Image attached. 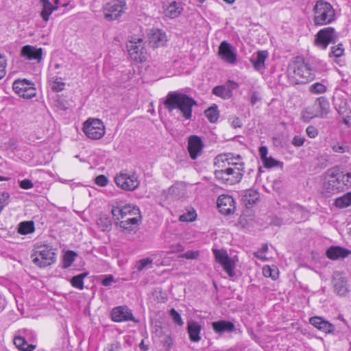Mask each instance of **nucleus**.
<instances>
[{
	"label": "nucleus",
	"instance_id": "58",
	"mask_svg": "<svg viewBox=\"0 0 351 351\" xmlns=\"http://www.w3.org/2000/svg\"><path fill=\"white\" fill-rule=\"evenodd\" d=\"M341 118L345 125H346L348 127L351 126V111L343 114Z\"/></svg>",
	"mask_w": 351,
	"mask_h": 351
},
{
	"label": "nucleus",
	"instance_id": "61",
	"mask_svg": "<svg viewBox=\"0 0 351 351\" xmlns=\"http://www.w3.org/2000/svg\"><path fill=\"white\" fill-rule=\"evenodd\" d=\"M259 100H260V98L258 97L257 93H256V92L253 93V94L250 98L251 104L254 106Z\"/></svg>",
	"mask_w": 351,
	"mask_h": 351
},
{
	"label": "nucleus",
	"instance_id": "13",
	"mask_svg": "<svg viewBox=\"0 0 351 351\" xmlns=\"http://www.w3.org/2000/svg\"><path fill=\"white\" fill-rule=\"evenodd\" d=\"M12 88L16 93L23 98L29 99L36 95L34 84L25 79L15 80Z\"/></svg>",
	"mask_w": 351,
	"mask_h": 351
},
{
	"label": "nucleus",
	"instance_id": "45",
	"mask_svg": "<svg viewBox=\"0 0 351 351\" xmlns=\"http://www.w3.org/2000/svg\"><path fill=\"white\" fill-rule=\"evenodd\" d=\"M111 213L117 224H119V222L123 219V211L121 210V206H114L112 208Z\"/></svg>",
	"mask_w": 351,
	"mask_h": 351
},
{
	"label": "nucleus",
	"instance_id": "64",
	"mask_svg": "<svg viewBox=\"0 0 351 351\" xmlns=\"http://www.w3.org/2000/svg\"><path fill=\"white\" fill-rule=\"evenodd\" d=\"M268 250V245L267 244H264L262 247L258 250L259 252L261 253H265L266 252H267Z\"/></svg>",
	"mask_w": 351,
	"mask_h": 351
},
{
	"label": "nucleus",
	"instance_id": "23",
	"mask_svg": "<svg viewBox=\"0 0 351 351\" xmlns=\"http://www.w3.org/2000/svg\"><path fill=\"white\" fill-rule=\"evenodd\" d=\"M309 323L325 333H332L335 330L334 325L321 317H311Z\"/></svg>",
	"mask_w": 351,
	"mask_h": 351
},
{
	"label": "nucleus",
	"instance_id": "32",
	"mask_svg": "<svg viewBox=\"0 0 351 351\" xmlns=\"http://www.w3.org/2000/svg\"><path fill=\"white\" fill-rule=\"evenodd\" d=\"M139 218V215L138 217L128 216L120 221L118 225L123 229L131 230L132 226L138 223Z\"/></svg>",
	"mask_w": 351,
	"mask_h": 351
},
{
	"label": "nucleus",
	"instance_id": "63",
	"mask_svg": "<svg viewBox=\"0 0 351 351\" xmlns=\"http://www.w3.org/2000/svg\"><path fill=\"white\" fill-rule=\"evenodd\" d=\"M261 254V252L257 251L254 253V256L261 261H266L267 258L265 257V256H263Z\"/></svg>",
	"mask_w": 351,
	"mask_h": 351
},
{
	"label": "nucleus",
	"instance_id": "10",
	"mask_svg": "<svg viewBox=\"0 0 351 351\" xmlns=\"http://www.w3.org/2000/svg\"><path fill=\"white\" fill-rule=\"evenodd\" d=\"M338 38L339 36L333 27H325L317 33L315 45L322 49H326L329 44L336 43Z\"/></svg>",
	"mask_w": 351,
	"mask_h": 351
},
{
	"label": "nucleus",
	"instance_id": "25",
	"mask_svg": "<svg viewBox=\"0 0 351 351\" xmlns=\"http://www.w3.org/2000/svg\"><path fill=\"white\" fill-rule=\"evenodd\" d=\"M351 252L344 247L339 246H332L329 247L326 252L327 257L331 260L344 258L347 257Z\"/></svg>",
	"mask_w": 351,
	"mask_h": 351
},
{
	"label": "nucleus",
	"instance_id": "3",
	"mask_svg": "<svg viewBox=\"0 0 351 351\" xmlns=\"http://www.w3.org/2000/svg\"><path fill=\"white\" fill-rule=\"evenodd\" d=\"M195 105L197 102L194 99L178 91L169 92L164 101V106L169 112L178 109L186 119L191 118L192 108Z\"/></svg>",
	"mask_w": 351,
	"mask_h": 351
},
{
	"label": "nucleus",
	"instance_id": "46",
	"mask_svg": "<svg viewBox=\"0 0 351 351\" xmlns=\"http://www.w3.org/2000/svg\"><path fill=\"white\" fill-rule=\"evenodd\" d=\"M196 216L197 215L195 210L188 211L187 213L181 215L179 219L181 221L191 222L196 219Z\"/></svg>",
	"mask_w": 351,
	"mask_h": 351
},
{
	"label": "nucleus",
	"instance_id": "17",
	"mask_svg": "<svg viewBox=\"0 0 351 351\" xmlns=\"http://www.w3.org/2000/svg\"><path fill=\"white\" fill-rule=\"evenodd\" d=\"M148 40L150 46L158 48L165 45L167 39L165 32L161 29H151L148 34Z\"/></svg>",
	"mask_w": 351,
	"mask_h": 351
},
{
	"label": "nucleus",
	"instance_id": "5",
	"mask_svg": "<svg viewBox=\"0 0 351 351\" xmlns=\"http://www.w3.org/2000/svg\"><path fill=\"white\" fill-rule=\"evenodd\" d=\"M313 22L316 26L326 25L335 20V11L330 3L319 0L313 9Z\"/></svg>",
	"mask_w": 351,
	"mask_h": 351
},
{
	"label": "nucleus",
	"instance_id": "52",
	"mask_svg": "<svg viewBox=\"0 0 351 351\" xmlns=\"http://www.w3.org/2000/svg\"><path fill=\"white\" fill-rule=\"evenodd\" d=\"M337 110L339 113V114L342 117L346 113H348V112L351 111V109H350L348 106V104L346 102H343L341 105H339L338 108H337Z\"/></svg>",
	"mask_w": 351,
	"mask_h": 351
},
{
	"label": "nucleus",
	"instance_id": "31",
	"mask_svg": "<svg viewBox=\"0 0 351 351\" xmlns=\"http://www.w3.org/2000/svg\"><path fill=\"white\" fill-rule=\"evenodd\" d=\"M335 206L339 208H345L351 205V191L347 193L341 197H337L334 203Z\"/></svg>",
	"mask_w": 351,
	"mask_h": 351
},
{
	"label": "nucleus",
	"instance_id": "6",
	"mask_svg": "<svg viewBox=\"0 0 351 351\" xmlns=\"http://www.w3.org/2000/svg\"><path fill=\"white\" fill-rule=\"evenodd\" d=\"M31 258L34 264L40 267L49 266L56 261L55 250L47 244L36 245Z\"/></svg>",
	"mask_w": 351,
	"mask_h": 351
},
{
	"label": "nucleus",
	"instance_id": "9",
	"mask_svg": "<svg viewBox=\"0 0 351 351\" xmlns=\"http://www.w3.org/2000/svg\"><path fill=\"white\" fill-rule=\"evenodd\" d=\"M83 131L91 139H100L105 134V126L99 119H88L84 123Z\"/></svg>",
	"mask_w": 351,
	"mask_h": 351
},
{
	"label": "nucleus",
	"instance_id": "2",
	"mask_svg": "<svg viewBox=\"0 0 351 351\" xmlns=\"http://www.w3.org/2000/svg\"><path fill=\"white\" fill-rule=\"evenodd\" d=\"M351 185V173H343L338 168L328 169L322 183V193L329 196L341 191Z\"/></svg>",
	"mask_w": 351,
	"mask_h": 351
},
{
	"label": "nucleus",
	"instance_id": "39",
	"mask_svg": "<svg viewBox=\"0 0 351 351\" xmlns=\"http://www.w3.org/2000/svg\"><path fill=\"white\" fill-rule=\"evenodd\" d=\"M98 226L102 229V230H108L111 226V220L106 215H101L97 220Z\"/></svg>",
	"mask_w": 351,
	"mask_h": 351
},
{
	"label": "nucleus",
	"instance_id": "48",
	"mask_svg": "<svg viewBox=\"0 0 351 351\" xmlns=\"http://www.w3.org/2000/svg\"><path fill=\"white\" fill-rule=\"evenodd\" d=\"M121 210L123 211V219L128 216H131L133 213L139 215L138 209H132L130 205L121 206Z\"/></svg>",
	"mask_w": 351,
	"mask_h": 351
},
{
	"label": "nucleus",
	"instance_id": "44",
	"mask_svg": "<svg viewBox=\"0 0 351 351\" xmlns=\"http://www.w3.org/2000/svg\"><path fill=\"white\" fill-rule=\"evenodd\" d=\"M152 263L153 260L150 258H143L136 262V268L140 271L152 265Z\"/></svg>",
	"mask_w": 351,
	"mask_h": 351
},
{
	"label": "nucleus",
	"instance_id": "60",
	"mask_svg": "<svg viewBox=\"0 0 351 351\" xmlns=\"http://www.w3.org/2000/svg\"><path fill=\"white\" fill-rule=\"evenodd\" d=\"M267 152L268 151L267 147L262 146L259 148V154L262 161H263L265 158H267Z\"/></svg>",
	"mask_w": 351,
	"mask_h": 351
},
{
	"label": "nucleus",
	"instance_id": "27",
	"mask_svg": "<svg viewBox=\"0 0 351 351\" xmlns=\"http://www.w3.org/2000/svg\"><path fill=\"white\" fill-rule=\"evenodd\" d=\"M213 330L217 334L232 332L235 327L232 322L225 320H220L212 323Z\"/></svg>",
	"mask_w": 351,
	"mask_h": 351
},
{
	"label": "nucleus",
	"instance_id": "26",
	"mask_svg": "<svg viewBox=\"0 0 351 351\" xmlns=\"http://www.w3.org/2000/svg\"><path fill=\"white\" fill-rule=\"evenodd\" d=\"M269 57L267 51L263 50L256 52V56L250 59L253 67L256 71H261L265 69V62Z\"/></svg>",
	"mask_w": 351,
	"mask_h": 351
},
{
	"label": "nucleus",
	"instance_id": "14",
	"mask_svg": "<svg viewBox=\"0 0 351 351\" xmlns=\"http://www.w3.org/2000/svg\"><path fill=\"white\" fill-rule=\"evenodd\" d=\"M217 206L219 212L225 215L234 213L236 209L235 202L230 195H220L217 199Z\"/></svg>",
	"mask_w": 351,
	"mask_h": 351
},
{
	"label": "nucleus",
	"instance_id": "11",
	"mask_svg": "<svg viewBox=\"0 0 351 351\" xmlns=\"http://www.w3.org/2000/svg\"><path fill=\"white\" fill-rule=\"evenodd\" d=\"M125 8L124 0H112L103 8L104 17L108 21L117 19L124 12Z\"/></svg>",
	"mask_w": 351,
	"mask_h": 351
},
{
	"label": "nucleus",
	"instance_id": "51",
	"mask_svg": "<svg viewBox=\"0 0 351 351\" xmlns=\"http://www.w3.org/2000/svg\"><path fill=\"white\" fill-rule=\"evenodd\" d=\"M199 256V251H187L186 253L183 254L181 257L186 259H196Z\"/></svg>",
	"mask_w": 351,
	"mask_h": 351
},
{
	"label": "nucleus",
	"instance_id": "34",
	"mask_svg": "<svg viewBox=\"0 0 351 351\" xmlns=\"http://www.w3.org/2000/svg\"><path fill=\"white\" fill-rule=\"evenodd\" d=\"M34 231V224L32 221H23L19 223L18 232L21 234H27Z\"/></svg>",
	"mask_w": 351,
	"mask_h": 351
},
{
	"label": "nucleus",
	"instance_id": "7",
	"mask_svg": "<svg viewBox=\"0 0 351 351\" xmlns=\"http://www.w3.org/2000/svg\"><path fill=\"white\" fill-rule=\"evenodd\" d=\"M127 49L130 58L134 61L143 62L147 60L148 56L142 38L132 37L127 43Z\"/></svg>",
	"mask_w": 351,
	"mask_h": 351
},
{
	"label": "nucleus",
	"instance_id": "35",
	"mask_svg": "<svg viewBox=\"0 0 351 351\" xmlns=\"http://www.w3.org/2000/svg\"><path fill=\"white\" fill-rule=\"evenodd\" d=\"M87 273H82L73 276L71 280V285L80 290L84 289V279L87 276Z\"/></svg>",
	"mask_w": 351,
	"mask_h": 351
},
{
	"label": "nucleus",
	"instance_id": "42",
	"mask_svg": "<svg viewBox=\"0 0 351 351\" xmlns=\"http://www.w3.org/2000/svg\"><path fill=\"white\" fill-rule=\"evenodd\" d=\"M330 147H331L332 149L333 150V152H335L336 153L343 154V153L349 152L350 150V146L340 144L339 142L332 143L330 145Z\"/></svg>",
	"mask_w": 351,
	"mask_h": 351
},
{
	"label": "nucleus",
	"instance_id": "16",
	"mask_svg": "<svg viewBox=\"0 0 351 351\" xmlns=\"http://www.w3.org/2000/svg\"><path fill=\"white\" fill-rule=\"evenodd\" d=\"M203 146L202 141L199 136L196 135H191L189 137L187 149L190 157L193 160H195L199 155H201Z\"/></svg>",
	"mask_w": 351,
	"mask_h": 351
},
{
	"label": "nucleus",
	"instance_id": "53",
	"mask_svg": "<svg viewBox=\"0 0 351 351\" xmlns=\"http://www.w3.org/2000/svg\"><path fill=\"white\" fill-rule=\"evenodd\" d=\"M6 60L4 56L0 55V80L5 75Z\"/></svg>",
	"mask_w": 351,
	"mask_h": 351
},
{
	"label": "nucleus",
	"instance_id": "15",
	"mask_svg": "<svg viewBox=\"0 0 351 351\" xmlns=\"http://www.w3.org/2000/svg\"><path fill=\"white\" fill-rule=\"evenodd\" d=\"M238 87V84L231 80H228L225 84L217 86L213 88L212 93L215 95L224 99H230L232 96V90Z\"/></svg>",
	"mask_w": 351,
	"mask_h": 351
},
{
	"label": "nucleus",
	"instance_id": "40",
	"mask_svg": "<svg viewBox=\"0 0 351 351\" xmlns=\"http://www.w3.org/2000/svg\"><path fill=\"white\" fill-rule=\"evenodd\" d=\"M309 91L314 94H322L326 91V86L322 83L316 82L309 87Z\"/></svg>",
	"mask_w": 351,
	"mask_h": 351
},
{
	"label": "nucleus",
	"instance_id": "21",
	"mask_svg": "<svg viewBox=\"0 0 351 351\" xmlns=\"http://www.w3.org/2000/svg\"><path fill=\"white\" fill-rule=\"evenodd\" d=\"M111 317L113 321L117 322L134 319L131 311L123 306H117L113 308Z\"/></svg>",
	"mask_w": 351,
	"mask_h": 351
},
{
	"label": "nucleus",
	"instance_id": "49",
	"mask_svg": "<svg viewBox=\"0 0 351 351\" xmlns=\"http://www.w3.org/2000/svg\"><path fill=\"white\" fill-rule=\"evenodd\" d=\"M262 162L264 165V167L266 168H271L277 166L279 164V162L272 157H267V158H265V160Z\"/></svg>",
	"mask_w": 351,
	"mask_h": 351
},
{
	"label": "nucleus",
	"instance_id": "43",
	"mask_svg": "<svg viewBox=\"0 0 351 351\" xmlns=\"http://www.w3.org/2000/svg\"><path fill=\"white\" fill-rule=\"evenodd\" d=\"M169 315L176 324L179 326H182L184 325V322L180 314L176 309L171 308L169 311Z\"/></svg>",
	"mask_w": 351,
	"mask_h": 351
},
{
	"label": "nucleus",
	"instance_id": "33",
	"mask_svg": "<svg viewBox=\"0 0 351 351\" xmlns=\"http://www.w3.org/2000/svg\"><path fill=\"white\" fill-rule=\"evenodd\" d=\"M204 114L210 123H216L219 119V113L217 106L214 104L204 111Z\"/></svg>",
	"mask_w": 351,
	"mask_h": 351
},
{
	"label": "nucleus",
	"instance_id": "4",
	"mask_svg": "<svg viewBox=\"0 0 351 351\" xmlns=\"http://www.w3.org/2000/svg\"><path fill=\"white\" fill-rule=\"evenodd\" d=\"M293 71L289 73V82L293 84H306L315 78V69L309 62L297 60L292 65Z\"/></svg>",
	"mask_w": 351,
	"mask_h": 351
},
{
	"label": "nucleus",
	"instance_id": "47",
	"mask_svg": "<svg viewBox=\"0 0 351 351\" xmlns=\"http://www.w3.org/2000/svg\"><path fill=\"white\" fill-rule=\"evenodd\" d=\"M50 82L51 83V88L53 90H55L56 92H59L64 89V87L65 85L64 83L58 81L57 77L51 78Z\"/></svg>",
	"mask_w": 351,
	"mask_h": 351
},
{
	"label": "nucleus",
	"instance_id": "19",
	"mask_svg": "<svg viewBox=\"0 0 351 351\" xmlns=\"http://www.w3.org/2000/svg\"><path fill=\"white\" fill-rule=\"evenodd\" d=\"M21 56L28 60H36L40 62L42 60L43 49L32 45H25L21 49Z\"/></svg>",
	"mask_w": 351,
	"mask_h": 351
},
{
	"label": "nucleus",
	"instance_id": "28",
	"mask_svg": "<svg viewBox=\"0 0 351 351\" xmlns=\"http://www.w3.org/2000/svg\"><path fill=\"white\" fill-rule=\"evenodd\" d=\"M202 330L201 326L195 321H189L187 323V332L189 335V339L193 342H198L201 339L199 335Z\"/></svg>",
	"mask_w": 351,
	"mask_h": 351
},
{
	"label": "nucleus",
	"instance_id": "12",
	"mask_svg": "<svg viewBox=\"0 0 351 351\" xmlns=\"http://www.w3.org/2000/svg\"><path fill=\"white\" fill-rule=\"evenodd\" d=\"M213 252L216 261L221 265L224 271L230 277H233L234 276L235 263L229 257L227 252L223 249H213Z\"/></svg>",
	"mask_w": 351,
	"mask_h": 351
},
{
	"label": "nucleus",
	"instance_id": "55",
	"mask_svg": "<svg viewBox=\"0 0 351 351\" xmlns=\"http://www.w3.org/2000/svg\"><path fill=\"white\" fill-rule=\"evenodd\" d=\"M305 141V138L302 136H295L292 140V144L296 147H300L303 145Z\"/></svg>",
	"mask_w": 351,
	"mask_h": 351
},
{
	"label": "nucleus",
	"instance_id": "24",
	"mask_svg": "<svg viewBox=\"0 0 351 351\" xmlns=\"http://www.w3.org/2000/svg\"><path fill=\"white\" fill-rule=\"evenodd\" d=\"M241 202L246 207H250L259 199V193L254 189H250L242 191Z\"/></svg>",
	"mask_w": 351,
	"mask_h": 351
},
{
	"label": "nucleus",
	"instance_id": "30",
	"mask_svg": "<svg viewBox=\"0 0 351 351\" xmlns=\"http://www.w3.org/2000/svg\"><path fill=\"white\" fill-rule=\"evenodd\" d=\"M14 345L22 351H32L35 349L36 346L32 344H29L25 338L23 337H16L14 339Z\"/></svg>",
	"mask_w": 351,
	"mask_h": 351
},
{
	"label": "nucleus",
	"instance_id": "50",
	"mask_svg": "<svg viewBox=\"0 0 351 351\" xmlns=\"http://www.w3.org/2000/svg\"><path fill=\"white\" fill-rule=\"evenodd\" d=\"M95 182L98 186H106L108 183V180L104 175H99L95 178Z\"/></svg>",
	"mask_w": 351,
	"mask_h": 351
},
{
	"label": "nucleus",
	"instance_id": "54",
	"mask_svg": "<svg viewBox=\"0 0 351 351\" xmlns=\"http://www.w3.org/2000/svg\"><path fill=\"white\" fill-rule=\"evenodd\" d=\"M306 132L308 136L310 138H315L318 134L317 129L313 125L308 126L306 130Z\"/></svg>",
	"mask_w": 351,
	"mask_h": 351
},
{
	"label": "nucleus",
	"instance_id": "29",
	"mask_svg": "<svg viewBox=\"0 0 351 351\" xmlns=\"http://www.w3.org/2000/svg\"><path fill=\"white\" fill-rule=\"evenodd\" d=\"M183 10L182 5L180 3L173 1L165 10V15L171 19H175L180 16Z\"/></svg>",
	"mask_w": 351,
	"mask_h": 351
},
{
	"label": "nucleus",
	"instance_id": "1",
	"mask_svg": "<svg viewBox=\"0 0 351 351\" xmlns=\"http://www.w3.org/2000/svg\"><path fill=\"white\" fill-rule=\"evenodd\" d=\"M215 165L221 167L215 171L216 179L221 184L233 185L242 179L244 167L241 157H234L231 153L219 154L215 158Z\"/></svg>",
	"mask_w": 351,
	"mask_h": 351
},
{
	"label": "nucleus",
	"instance_id": "41",
	"mask_svg": "<svg viewBox=\"0 0 351 351\" xmlns=\"http://www.w3.org/2000/svg\"><path fill=\"white\" fill-rule=\"evenodd\" d=\"M344 53V49L341 43L338 44L335 47H331L329 57L340 58Z\"/></svg>",
	"mask_w": 351,
	"mask_h": 351
},
{
	"label": "nucleus",
	"instance_id": "37",
	"mask_svg": "<svg viewBox=\"0 0 351 351\" xmlns=\"http://www.w3.org/2000/svg\"><path fill=\"white\" fill-rule=\"evenodd\" d=\"M77 254L71 250L67 251L63 257V267L67 268L70 267L75 261Z\"/></svg>",
	"mask_w": 351,
	"mask_h": 351
},
{
	"label": "nucleus",
	"instance_id": "18",
	"mask_svg": "<svg viewBox=\"0 0 351 351\" xmlns=\"http://www.w3.org/2000/svg\"><path fill=\"white\" fill-rule=\"evenodd\" d=\"M219 55L223 60L230 64H234L237 61V55L227 41H223L220 44Z\"/></svg>",
	"mask_w": 351,
	"mask_h": 351
},
{
	"label": "nucleus",
	"instance_id": "38",
	"mask_svg": "<svg viewBox=\"0 0 351 351\" xmlns=\"http://www.w3.org/2000/svg\"><path fill=\"white\" fill-rule=\"evenodd\" d=\"M263 274L267 278H271L276 280L278 277V271L276 267H271L269 265H265L263 268Z\"/></svg>",
	"mask_w": 351,
	"mask_h": 351
},
{
	"label": "nucleus",
	"instance_id": "22",
	"mask_svg": "<svg viewBox=\"0 0 351 351\" xmlns=\"http://www.w3.org/2000/svg\"><path fill=\"white\" fill-rule=\"evenodd\" d=\"M313 107L315 112L313 117H324L329 112L330 103L326 98L320 97L315 100Z\"/></svg>",
	"mask_w": 351,
	"mask_h": 351
},
{
	"label": "nucleus",
	"instance_id": "62",
	"mask_svg": "<svg viewBox=\"0 0 351 351\" xmlns=\"http://www.w3.org/2000/svg\"><path fill=\"white\" fill-rule=\"evenodd\" d=\"M113 282V277L112 276H109L108 277L104 278L102 280V285L104 286H109Z\"/></svg>",
	"mask_w": 351,
	"mask_h": 351
},
{
	"label": "nucleus",
	"instance_id": "20",
	"mask_svg": "<svg viewBox=\"0 0 351 351\" xmlns=\"http://www.w3.org/2000/svg\"><path fill=\"white\" fill-rule=\"evenodd\" d=\"M332 283L335 291L339 295H345L348 291L346 278L339 272L333 274Z\"/></svg>",
	"mask_w": 351,
	"mask_h": 351
},
{
	"label": "nucleus",
	"instance_id": "36",
	"mask_svg": "<svg viewBox=\"0 0 351 351\" xmlns=\"http://www.w3.org/2000/svg\"><path fill=\"white\" fill-rule=\"evenodd\" d=\"M43 8L40 13V16L43 18V21L47 22L49 21V16L53 12V10H56L58 7L53 6L50 3L49 4H45L43 5Z\"/></svg>",
	"mask_w": 351,
	"mask_h": 351
},
{
	"label": "nucleus",
	"instance_id": "57",
	"mask_svg": "<svg viewBox=\"0 0 351 351\" xmlns=\"http://www.w3.org/2000/svg\"><path fill=\"white\" fill-rule=\"evenodd\" d=\"M19 185H20V187L23 189H32L34 186L32 181L29 180H27V179L21 181Z\"/></svg>",
	"mask_w": 351,
	"mask_h": 351
},
{
	"label": "nucleus",
	"instance_id": "56",
	"mask_svg": "<svg viewBox=\"0 0 351 351\" xmlns=\"http://www.w3.org/2000/svg\"><path fill=\"white\" fill-rule=\"evenodd\" d=\"M121 345L119 342H115L108 345L104 350V351H119Z\"/></svg>",
	"mask_w": 351,
	"mask_h": 351
},
{
	"label": "nucleus",
	"instance_id": "59",
	"mask_svg": "<svg viewBox=\"0 0 351 351\" xmlns=\"http://www.w3.org/2000/svg\"><path fill=\"white\" fill-rule=\"evenodd\" d=\"M231 120V125L234 128H241L242 125L241 120L238 117H232L230 119Z\"/></svg>",
	"mask_w": 351,
	"mask_h": 351
},
{
	"label": "nucleus",
	"instance_id": "8",
	"mask_svg": "<svg viewBox=\"0 0 351 351\" xmlns=\"http://www.w3.org/2000/svg\"><path fill=\"white\" fill-rule=\"evenodd\" d=\"M114 182L118 187L128 191H134L140 184V180L134 172L121 171L114 177Z\"/></svg>",
	"mask_w": 351,
	"mask_h": 351
}]
</instances>
